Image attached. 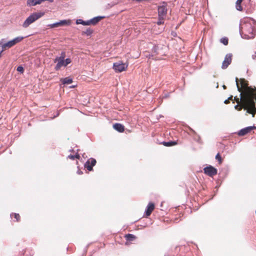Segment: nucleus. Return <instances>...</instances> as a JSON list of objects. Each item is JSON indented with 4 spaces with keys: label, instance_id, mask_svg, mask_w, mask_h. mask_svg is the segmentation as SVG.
<instances>
[{
    "label": "nucleus",
    "instance_id": "1",
    "mask_svg": "<svg viewBox=\"0 0 256 256\" xmlns=\"http://www.w3.org/2000/svg\"><path fill=\"white\" fill-rule=\"evenodd\" d=\"M236 82L238 90L240 93V98L235 96L234 97V100L238 104H242L243 106H244V110H246V113H248L249 104H252L250 99L251 96H250V92L247 88V86L249 84L248 82L244 78L238 79L236 78Z\"/></svg>",
    "mask_w": 256,
    "mask_h": 256
},
{
    "label": "nucleus",
    "instance_id": "2",
    "mask_svg": "<svg viewBox=\"0 0 256 256\" xmlns=\"http://www.w3.org/2000/svg\"><path fill=\"white\" fill-rule=\"evenodd\" d=\"M240 30L246 38H254L256 31V21L250 18H244L240 24Z\"/></svg>",
    "mask_w": 256,
    "mask_h": 256
},
{
    "label": "nucleus",
    "instance_id": "3",
    "mask_svg": "<svg viewBox=\"0 0 256 256\" xmlns=\"http://www.w3.org/2000/svg\"><path fill=\"white\" fill-rule=\"evenodd\" d=\"M247 88L248 90L250 92V96H251L250 99L252 103L249 104V108L248 110V113L252 114V116L254 117V115L256 114V88L255 86L252 88V86H249L248 85Z\"/></svg>",
    "mask_w": 256,
    "mask_h": 256
},
{
    "label": "nucleus",
    "instance_id": "4",
    "mask_svg": "<svg viewBox=\"0 0 256 256\" xmlns=\"http://www.w3.org/2000/svg\"><path fill=\"white\" fill-rule=\"evenodd\" d=\"M44 14V12H36L32 14L23 22L22 26L24 28H28L30 24L42 17Z\"/></svg>",
    "mask_w": 256,
    "mask_h": 256
},
{
    "label": "nucleus",
    "instance_id": "5",
    "mask_svg": "<svg viewBox=\"0 0 256 256\" xmlns=\"http://www.w3.org/2000/svg\"><path fill=\"white\" fill-rule=\"evenodd\" d=\"M24 39V37L22 36H18L14 39L8 41V42L2 45V51H4L6 50V49L10 48L14 45H16V44L20 42L22 40Z\"/></svg>",
    "mask_w": 256,
    "mask_h": 256
},
{
    "label": "nucleus",
    "instance_id": "6",
    "mask_svg": "<svg viewBox=\"0 0 256 256\" xmlns=\"http://www.w3.org/2000/svg\"><path fill=\"white\" fill-rule=\"evenodd\" d=\"M128 67V64L124 63L121 61L113 64L112 68L116 72H121L126 71Z\"/></svg>",
    "mask_w": 256,
    "mask_h": 256
},
{
    "label": "nucleus",
    "instance_id": "7",
    "mask_svg": "<svg viewBox=\"0 0 256 256\" xmlns=\"http://www.w3.org/2000/svg\"><path fill=\"white\" fill-rule=\"evenodd\" d=\"M204 172L209 176L213 177L217 174L218 170L212 166H209L204 168Z\"/></svg>",
    "mask_w": 256,
    "mask_h": 256
},
{
    "label": "nucleus",
    "instance_id": "8",
    "mask_svg": "<svg viewBox=\"0 0 256 256\" xmlns=\"http://www.w3.org/2000/svg\"><path fill=\"white\" fill-rule=\"evenodd\" d=\"M54 62H58V63L55 67L56 70H59L60 68L62 66H65L64 64V53H62V56L60 57L56 58L54 60Z\"/></svg>",
    "mask_w": 256,
    "mask_h": 256
},
{
    "label": "nucleus",
    "instance_id": "9",
    "mask_svg": "<svg viewBox=\"0 0 256 256\" xmlns=\"http://www.w3.org/2000/svg\"><path fill=\"white\" fill-rule=\"evenodd\" d=\"M232 54H226L222 65V69H226L231 64L232 62Z\"/></svg>",
    "mask_w": 256,
    "mask_h": 256
},
{
    "label": "nucleus",
    "instance_id": "10",
    "mask_svg": "<svg viewBox=\"0 0 256 256\" xmlns=\"http://www.w3.org/2000/svg\"><path fill=\"white\" fill-rule=\"evenodd\" d=\"M96 160L94 158L88 159L84 164V168L88 171L92 170V167L96 165Z\"/></svg>",
    "mask_w": 256,
    "mask_h": 256
},
{
    "label": "nucleus",
    "instance_id": "11",
    "mask_svg": "<svg viewBox=\"0 0 256 256\" xmlns=\"http://www.w3.org/2000/svg\"><path fill=\"white\" fill-rule=\"evenodd\" d=\"M256 127L254 126H248L240 130L238 132V134L239 136H244L250 132L252 130L256 129Z\"/></svg>",
    "mask_w": 256,
    "mask_h": 256
},
{
    "label": "nucleus",
    "instance_id": "12",
    "mask_svg": "<svg viewBox=\"0 0 256 256\" xmlns=\"http://www.w3.org/2000/svg\"><path fill=\"white\" fill-rule=\"evenodd\" d=\"M167 14V8L164 5L159 6L158 8V16L165 18Z\"/></svg>",
    "mask_w": 256,
    "mask_h": 256
},
{
    "label": "nucleus",
    "instance_id": "13",
    "mask_svg": "<svg viewBox=\"0 0 256 256\" xmlns=\"http://www.w3.org/2000/svg\"><path fill=\"white\" fill-rule=\"evenodd\" d=\"M154 204L152 202H150L146 210V217L150 216L154 209Z\"/></svg>",
    "mask_w": 256,
    "mask_h": 256
},
{
    "label": "nucleus",
    "instance_id": "14",
    "mask_svg": "<svg viewBox=\"0 0 256 256\" xmlns=\"http://www.w3.org/2000/svg\"><path fill=\"white\" fill-rule=\"evenodd\" d=\"M44 1H46V0H28L26 4L29 6H34L36 4H40Z\"/></svg>",
    "mask_w": 256,
    "mask_h": 256
},
{
    "label": "nucleus",
    "instance_id": "15",
    "mask_svg": "<svg viewBox=\"0 0 256 256\" xmlns=\"http://www.w3.org/2000/svg\"><path fill=\"white\" fill-rule=\"evenodd\" d=\"M113 128L114 130L120 132H122L124 130V126L119 123L115 124L113 125Z\"/></svg>",
    "mask_w": 256,
    "mask_h": 256
},
{
    "label": "nucleus",
    "instance_id": "16",
    "mask_svg": "<svg viewBox=\"0 0 256 256\" xmlns=\"http://www.w3.org/2000/svg\"><path fill=\"white\" fill-rule=\"evenodd\" d=\"M102 17H100V16H97V17L93 18L92 19L89 20L90 25L96 24L98 22H99L102 19Z\"/></svg>",
    "mask_w": 256,
    "mask_h": 256
},
{
    "label": "nucleus",
    "instance_id": "17",
    "mask_svg": "<svg viewBox=\"0 0 256 256\" xmlns=\"http://www.w3.org/2000/svg\"><path fill=\"white\" fill-rule=\"evenodd\" d=\"M126 239L128 241H133L136 238L135 236L132 234H128L125 235L124 236Z\"/></svg>",
    "mask_w": 256,
    "mask_h": 256
},
{
    "label": "nucleus",
    "instance_id": "18",
    "mask_svg": "<svg viewBox=\"0 0 256 256\" xmlns=\"http://www.w3.org/2000/svg\"><path fill=\"white\" fill-rule=\"evenodd\" d=\"M242 0H237L236 4V6L237 10L242 11V7L241 6Z\"/></svg>",
    "mask_w": 256,
    "mask_h": 256
},
{
    "label": "nucleus",
    "instance_id": "19",
    "mask_svg": "<svg viewBox=\"0 0 256 256\" xmlns=\"http://www.w3.org/2000/svg\"><path fill=\"white\" fill-rule=\"evenodd\" d=\"M76 24H82L84 26H89L90 25L89 20L84 21L83 20H82L81 19L76 20Z\"/></svg>",
    "mask_w": 256,
    "mask_h": 256
},
{
    "label": "nucleus",
    "instance_id": "20",
    "mask_svg": "<svg viewBox=\"0 0 256 256\" xmlns=\"http://www.w3.org/2000/svg\"><path fill=\"white\" fill-rule=\"evenodd\" d=\"M162 144L166 146H175L177 144V142H176L172 141L169 142H164L162 143Z\"/></svg>",
    "mask_w": 256,
    "mask_h": 256
},
{
    "label": "nucleus",
    "instance_id": "21",
    "mask_svg": "<svg viewBox=\"0 0 256 256\" xmlns=\"http://www.w3.org/2000/svg\"><path fill=\"white\" fill-rule=\"evenodd\" d=\"M58 24H60V26L69 25L70 24V20H62L58 22Z\"/></svg>",
    "mask_w": 256,
    "mask_h": 256
},
{
    "label": "nucleus",
    "instance_id": "22",
    "mask_svg": "<svg viewBox=\"0 0 256 256\" xmlns=\"http://www.w3.org/2000/svg\"><path fill=\"white\" fill-rule=\"evenodd\" d=\"M64 84H70L72 82V80L70 78H66L62 80Z\"/></svg>",
    "mask_w": 256,
    "mask_h": 256
},
{
    "label": "nucleus",
    "instance_id": "23",
    "mask_svg": "<svg viewBox=\"0 0 256 256\" xmlns=\"http://www.w3.org/2000/svg\"><path fill=\"white\" fill-rule=\"evenodd\" d=\"M10 216L12 218H14L16 219V222H19L20 219V216L18 214L16 213H12L10 214Z\"/></svg>",
    "mask_w": 256,
    "mask_h": 256
},
{
    "label": "nucleus",
    "instance_id": "24",
    "mask_svg": "<svg viewBox=\"0 0 256 256\" xmlns=\"http://www.w3.org/2000/svg\"><path fill=\"white\" fill-rule=\"evenodd\" d=\"M93 32V30L88 28H87L85 31L82 32V34H86V36H90Z\"/></svg>",
    "mask_w": 256,
    "mask_h": 256
},
{
    "label": "nucleus",
    "instance_id": "25",
    "mask_svg": "<svg viewBox=\"0 0 256 256\" xmlns=\"http://www.w3.org/2000/svg\"><path fill=\"white\" fill-rule=\"evenodd\" d=\"M220 42L222 43L224 45L226 46L228 43V38L224 37L220 39Z\"/></svg>",
    "mask_w": 256,
    "mask_h": 256
},
{
    "label": "nucleus",
    "instance_id": "26",
    "mask_svg": "<svg viewBox=\"0 0 256 256\" xmlns=\"http://www.w3.org/2000/svg\"><path fill=\"white\" fill-rule=\"evenodd\" d=\"M216 159L218 161L219 164H222V159L220 153L217 154L216 156Z\"/></svg>",
    "mask_w": 256,
    "mask_h": 256
},
{
    "label": "nucleus",
    "instance_id": "27",
    "mask_svg": "<svg viewBox=\"0 0 256 256\" xmlns=\"http://www.w3.org/2000/svg\"><path fill=\"white\" fill-rule=\"evenodd\" d=\"M235 109L236 110L240 111L242 110V108L244 109V106H243L242 104H238L234 106Z\"/></svg>",
    "mask_w": 256,
    "mask_h": 256
},
{
    "label": "nucleus",
    "instance_id": "28",
    "mask_svg": "<svg viewBox=\"0 0 256 256\" xmlns=\"http://www.w3.org/2000/svg\"><path fill=\"white\" fill-rule=\"evenodd\" d=\"M165 18L158 16V20L157 22L158 25H161L164 23V20Z\"/></svg>",
    "mask_w": 256,
    "mask_h": 256
},
{
    "label": "nucleus",
    "instance_id": "29",
    "mask_svg": "<svg viewBox=\"0 0 256 256\" xmlns=\"http://www.w3.org/2000/svg\"><path fill=\"white\" fill-rule=\"evenodd\" d=\"M68 158L72 160H74L75 158L79 159L80 156L78 154H77L76 155H70L68 156Z\"/></svg>",
    "mask_w": 256,
    "mask_h": 256
},
{
    "label": "nucleus",
    "instance_id": "30",
    "mask_svg": "<svg viewBox=\"0 0 256 256\" xmlns=\"http://www.w3.org/2000/svg\"><path fill=\"white\" fill-rule=\"evenodd\" d=\"M48 26L50 28H56V27H58V26H60V24H58V22H56V23H54V24H50V25H48Z\"/></svg>",
    "mask_w": 256,
    "mask_h": 256
},
{
    "label": "nucleus",
    "instance_id": "31",
    "mask_svg": "<svg viewBox=\"0 0 256 256\" xmlns=\"http://www.w3.org/2000/svg\"><path fill=\"white\" fill-rule=\"evenodd\" d=\"M232 98H233V96H230L228 99L226 100H224V103L225 104H228L230 103V100H232Z\"/></svg>",
    "mask_w": 256,
    "mask_h": 256
},
{
    "label": "nucleus",
    "instance_id": "32",
    "mask_svg": "<svg viewBox=\"0 0 256 256\" xmlns=\"http://www.w3.org/2000/svg\"><path fill=\"white\" fill-rule=\"evenodd\" d=\"M17 70L21 73H23L24 71V69L22 66H19L17 68Z\"/></svg>",
    "mask_w": 256,
    "mask_h": 256
},
{
    "label": "nucleus",
    "instance_id": "33",
    "mask_svg": "<svg viewBox=\"0 0 256 256\" xmlns=\"http://www.w3.org/2000/svg\"><path fill=\"white\" fill-rule=\"evenodd\" d=\"M71 60L70 58H66L65 60H64V64H65V66H66L68 64H70L71 62Z\"/></svg>",
    "mask_w": 256,
    "mask_h": 256
},
{
    "label": "nucleus",
    "instance_id": "34",
    "mask_svg": "<svg viewBox=\"0 0 256 256\" xmlns=\"http://www.w3.org/2000/svg\"><path fill=\"white\" fill-rule=\"evenodd\" d=\"M252 58L254 60H256V51L254 52V54H252Z\"/></svg>",
    "mask_w": 256,
    "mask_h": 256
},
{
    "label": "nucleus",
    "instance_id": "35",
    "mask_svg": "<svg viewBox=\"0 0 256 256\" xmlns=\"http://www.w3.org/2000/svg\"><path fill=\"white\" fill-rule=\"evenodd\" d=\"M223 88H224V89H226V86L224 85L223 86Z\"/></svg>",
    "mask_w": 256,
    "mask_h": 256
},
{
    "label": "nucleus",
    "instance_id": "36",
    "mask_svg": "<svg viewBox=\"0 0 256 256\" xmlns=\"http://www.w3.org/2000/svg\"><path fill=\"white\" fill-rule=\"evenodd\" d=\"M200 140V138L199 137L198 138V140Z\"/></svg>",
    "mask_w": 256,
    "mask_h": 256
}]
</instances>
